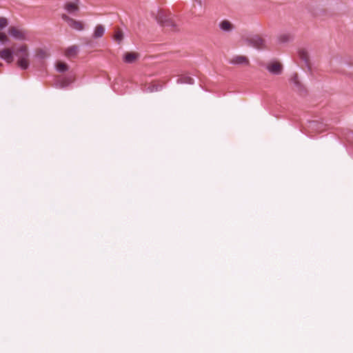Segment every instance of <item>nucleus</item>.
I'll list each match as a JSON object with an SVG mask.
<instances>
[{
    "instance_id": "23",
    "label": "nucleus",
    "mask_w": 353,
    "mask_h": 353,
    "mask_svg": "<svg viewBox=\"0 0 353 353\" xmlns=\"http://www.w3.org/2000/svg\"><path fill=\"white\" fill-rule=\"evenodd\" d=\"M9 41L8 37L4 32H0V41L3 43H7Z\"/></svg>"
},
{
    "instance_id": "15",
    "label": "nucleus",
    "mask_w": 353,
    "mask_h": 353,
    "mask_svg": "<svg viewBox=\"0 0 353 353\" xmlns=\"http://www.w3.org/2000/svg\"><path fill=\"white\" fill-rule=\"evenodd\" d=\"M78 51H79L78 46L74 45V46L69 47L66 50L65 54L68 57H73L77 54Z\"/></svg>"
},
{
    "instance_id": "1",
    "label": "nucleus",
    "mask_w": 353,
    "mask_h": 353,
    "mask_svg": "<svg viewBox=\"0 0 353 353\" xmlns=\"http://www.w3.org/2000/svg\"><path fill=\"white\" fill-rule=\"evenodd\" d=\"M14 54L18 57L17 64L21 70H26L28 68L29 62V52L26 45H22L15 52Z\"/></svg>"
},
{
    "instance_id": "11",
    "label": "nucleus",
    "mask_w": 353,
    "mask_h": 353,
    "mask_svg": "<svg viewBox=\"0 0 353 353\" xmlns=\"http://www.w3.org/2000/svg\"><path fill=\"white\" fill-rule=\"evenodd\" d=\"M78 0L76 2H67L64 5V9L70 14H73L79 10Z\"/></svg>"
},
{
    "instance_id": "9",
    "label": "nucleus",
    "mask_w": 353,
    "mask_h": 353,
    "mask_svg": "<svg viewBox=\"0 0 353 353\" xmlns=\"http://www.w3.org/2000/svg\"><path fill=\"white\" fill-rule=\"evenodd\" d=\"M0 58L10 63L13 61V52L9 48H6L0 51Z\"/></svg>"
},
{
    "instance_id": "12",
    "label": "nucleus",
    "mask_w": 353,
    "mask_h": 353,
    "mask_svg": "<svg viewBox=\"0 0 353 353\" xmlns=\"http://www.w3.org/2000/svg\"><path fill=\"white\" fill-rule=\"evenodd\" d=\"M220 29L225 32H230L234 29V26L228 20H223L219 25Z\"/></svg>"
},
{
    "instance_id": "22",
    "label": "nucleus",
    "mask_w": 353,
    "mask_h": 353,
    "mask_svg": "<svg viewBox=\"0 0 353 353\" xmlns=\"http://www.w3.org/2000/svg\"><path fill=\"white\" fill-rule=\"evenodd\" d=\"M8 25V20L4 17H0V30L3 29Z\"/></svg>"
},
{
    "instance_id": "8",
    "label": "nucleus",
    "mask_w": 353,
    "mask_h": 353,
    "mask_svg": "<svg viewBox=\"0 0 353 353\" xmlns=\"http://www.w3.org/2000/svg\"><path fill=\"white\" fill-rule=\"evenodd\" d=\"M230 63L234 65H248L250 64L249 59L245 56L237 55L234 57Z\"/></svg>"
},
{
    "instance_id": "17",
    "label": "nucleus",
    "mask_w": 353,
    "mask_h": 353,
    "mask_svg": "<svg viewBox=\"0 0 353 353\" xmlns=\"http://www.w3.org/2000/svg\"><path fill=\"white\" fill-rule=\"evenodd\" d=\"M177 83H187V84H193L194 79L187 75H181L179 78L177 79Z\"/></svg>"
},
{
    "instance_id": "5",
    "label": "nucleus",
    "mask_w": 353,
    "mask_h": 353,
    "mask_svg": "<svg viewBox=\"0 0 353 353\" xmlns=\"http://www.w3.org/2000/svg\"><path fill=\"white\" fill-rule=\"evenodd\" d=\"M74 77L70 74L66 77H59L57 79V84L59 88H63L68 86L70 83L74 82Z\"/></svg>"
},
{
    "instance_id": "16",
    "label": "nucleus",
    "mask_w": 353,
    "mask_h": 353,
    "mask_svg": "<svg viewBox=\"0 0 353 353\" xmlns=\"http://www.w3.org/2000/svg\"><path fill=\"white\" fill-rule=\"evenodd\" d=\"M114 39L116 42L118 43H121L123 39V31L119 28H117L114 31V34L113 36Z\"/></svg>"
},
{
    "instance_id": "13",
    "label": "nucleus",
    "mask_w": 353,
    "mask_h": 353,
    "mask_svg": "<svg viewBox=\"0 0 353 353\" xmlns=\"http://www.w3.org/2000/svg\"><path fill=\"white\" fill-rule=\"evenodd\" d=\"M139 57L137 52H126L123 56V61L127 63H134Z\"/></svg>"
},
{
    "instance_id": "2",
    "label": "nucleus",
    "mask_w": 353,
    "mask_h": 353,
    "mask_svg": "<svg viewBox=\"0 0 353 353\" xmlns=\"http://www.w3.org/2000/svg\"><path fill=\"white\" fill-rule=\"evenodd\" d=\"M156 19L162 27L167 28L170 30L176 31L177 25L171 14H167L164 11L159 12Z\"/></svg>"
},
{
    "instance_id": "7",
    "label": "nucleus",
    "mask_w": 353,
    "mask_h": 353,
    "mask_svg": "<svg viewBox=\"0 0 353 353\" xmlns=\"http://www.w3.org/2000/svg\"><path fill=\"white\" fill-rule=\"evenodd\" d=\"M9 34L14 38L19 40L26 39V34L23 31L17 29L14 26H11L8 30Z\"/></svg>"
},
{
    "instance_id": "6",
    "label": "nucleus",
    "mask_w": 353,
    "mask_h": 353,
    "mask_svg": "<svg viewBox=\"0 0 353 353\" xmlns=\"http://www.w3.org/2000/svg\"><path fill=\"white\" fill-rule=\"evenodd\" d=\"M266 68L271 74L274 75L281 74L283 70V66L279 62L271 63L267 65Z\"/></svg>"
},
{
    "instance_id": "14",
    "label": "nucleus",
    "mask_w": 353,
    "mask_h": 353,
    "mask_svg": "<svg viewBox=\"0 0 353 353\" xmlns=\"http://www.w3.org/2000/svg\"><path fill=\"white\" fill-rule=\"evenodd\" d=\"M104 33H105L104 26L99 24L95 27L92 37L94 39H99V38L102 37L103 36Z\"/></svg>"
},
{
    "instance_id": "18",
    "label": "nucleus",
    "mask_w": 353,
    "mask_h": 353,
    "mask_svg": "<svg viewBox=\"0 0 353 353\" xmlns=\"http://www.w3.org/2000/svg\"><path fill=\"white\" fill-rule=\"evenodd\" d=\"M278 39L280 43H288L292 39V37L290 34H282L279 36Z\"/></svg>"
},
{
    "instance_id": "10",
    "label": "nucleus",
    "mask_w": 353,
    "mask_h": 353,
    "mask_svg": "<svg viewBox=\"0 0 353 353\" xmlns=\"http://www.w3.org/2000/svg\"><path fill=\"white\" fill-rule=\"evenodd\" d=\"M299 58L305 63V66L309 70H311L310 57L308 52L305 49H300L299 50Z\"/></svg>"
},
{
    "instance_id": "19",
    "label": "nucleus",
    "mask_w": 353,
    "mask_h": 353,
    "mask_svg": "<svg viewBox=\"0 0 353 353\" xmlns=\"http://www.w3.org/2000/svg\"><path fill=\"white\" fill-rule=\"evenodd\" d=\"M57 70L59 72H64L68 70V65L63 62H58L57 64Z\"/></svg>"
},
{
    "instance_id": "3",
    "label": "nucleus",
    "mask_w": 353,
    "mask_h": 353,
    "mask_svg": "<svg viewBox=\"0 0 353 353\" xmlns=\"http://www.w3.org/2000/svg\"><path fill=\"white\" fill-rule=\"evenodd\" d=\"M245 43L258 50L265 48V41L259 35H254L245 39Z\"/></svg>"
},
{
    "instance_id": "25",
    "label": "nucleus",
    "mask_w": 353,
    "mask_h": 353,
    "mask_svg": "<svg viewBox=\"0 0 353 353\" xmlns=\"http://www.w3.org/2000/svg\"><path fill=\"white\" fill-rule=\"evenodd\" d=\"M1 65H2V63H0V66H1Z\"/></svg>"
},
{
    "instance_id": "21",
    "label": "nucleus",
    "mask_w": 353,
    "mask_h": 353,
    "mask_svg": "<svg viewBox=\"0 0 353 353\" xmlns=\"http://www.w3.org/2000/svg\"><path fill=\"white\" fill-rule=\"evenodd\" d=\"M291 81L294 83V85L299 88H301V84L298 79V74L296 73L294 74L291 78Z\"/></svg>"
},
{
    "instance_id": "4",
    "label": "nucleus",
    "mask_w": 353,
    "mask_h": 353,
    "mask_svg": "<svg viewBox=\"0 0 353 353\" xmlns=\"http://www.w3.org/2000/svg\"><path fill=\"white\" fill-rule=\"evenodd\" d=\"M61 18L63 21H65L68 24V26L71 28H72L74 30L81 31L84 29V26L81 21H77V20L70 17L69 16H68L65 14H63L61 15Z\"/></svg>"
},
{
    "instance_id": "24",
    "label": "nucleus",
    "mask_w": 353,
    "mask_h": 353,
    "mask_svg": "<svg viewBox=\"0 0 353 353\" xmlns=\"http://www.w3.org/2000/svg\"><path fill=\"white\" fill-rule=\"evenodd\" d=\"M149 89L150 90V92H153V91H157L158 90V86L157 85H152V88L149 87Z\"/></svg>"
},
{
    "instance_id": "20",
    "label": "nucleus",
    "mask_w": 353,
    "mask_h": 353,
    "mask_svg": "<svg viewBox=\"0 0 353 353\" xmlns=\"http://www.w3.org/2000/svg\"><path fill=\"white\" fill-rule=\"evenodd\" d=\"M36 56L38 58L43 59L46 58L48 56V54L45 50L38 49V50H37V52H36Z\"/></svg>"
}]
</instances>
